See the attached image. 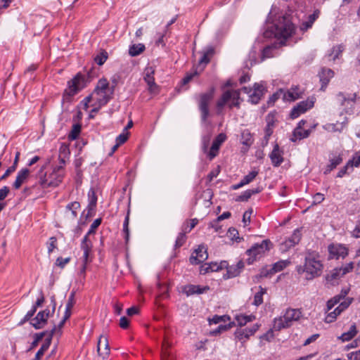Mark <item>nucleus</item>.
Listing matches in <instances>:
<instances>
[{
  "label": "nucleus",
  "instance_id": "obj_1",
  "mask_svg": "<svg viewBox=\"0 0 360 360\" xmlns=\"http://www.w3.org/2000/svg\"><path fill=\"white\" fill-rule=\"evenodd\" d=\"M323 264L320 255L315 251L308 250L305 253L304 265L297 266L299 274H305L307 280L319 277L323 272Z\"/></svg>",
  "mask_w": 360,
  "mask_h": 360
},
{
  "label": "nucleus",
  "instance_id": "obj_2",
  "mask_svg": "<svg viewBox=\"0 0 360 360\" xmlns=\"http://www.w3.org/2000/svg\"><path fill=\"white\" fill-rule=\"evenodd\" d=\"M295 27L288 16L279 17L268 27L265 32L266 37L274 35L276 38L286 39L292 35Z\"/></svg>",
  "mask_w": 360,
  "mask_h": 360
},
{
  "label": "nucleus",
  "instance_id": "obj_3",
  "mask_svg": "<svg viewBox=\"0 0 360 360\" xmlns=\"http://www.w3.org/2000/svg\"><path fill=\"white\" fill-rule=\"evenodd\" d=\"M114 92V87H110L108 80L102 78L98 80V84L91 94L93 102L97 105H105L111 98V96Z\"/></svg>",
  "mask_w": 360,
  "mask_h": 360
},
{
  "label": "nucleus",
  "instance_id": "obj_4",
  "mask_svg": "<svg viewBox=\"0 0 360 360\" xmlns=\"http://www.w3.org/2000/svg\"><path fill=\"white\" fill-rule=\"evenodd\" d=\"M302 314L299 309L288 308L283 316L274 319L273 330L280 331L290 327L295 321L302 317Z\"/></svg>",
  "mask_w": 360,
  "mask_h": 360
},
{
  "label": "nucleus",
  "instance_id": "obj_5",
  "mask_svg": "<svg viewBox=\"0 0 360 360\" xmlns=\"http://www.w3.org/2000/svg\"><path fill=\"white\" fill-rule=\"evenodd\" d=\"M64 171H63V166L58 165L53 168L52 173L48 177H46V174H40L39 184L42 188L56 187L62 181Z\"/></svg>",
  "mask_w": 360,
  "mask_h": 360
},
{
  "label": "nucleus",
  "instance_id": "obj_6",
  "mask_svg": "<svg viewBox=\"0 0 360 360\" xmlns=\"http://www.w3.org/2000/svg\"><path fill=\"white\" fill-rule=\"evenodd\" d=\"M271 243L269 240H264L261 243L255 244L246 253L249 256L248 262L252 264L257 259L260 258L266 252L271 248Z\"/></svg>",
  "mask_w": 360,
  "mask_h": 360
},
{
  "label": "nucleus",
  "instance_id": "obj_7",
  "mask_svg": "<svg viewBox=\"0 0 360 360\" xmlns=\"http://www.w3.org/2000/svg\"><path fill=\"white\" fill-rule=\"evenodd\" d=\"M240 90H228L225 91L221 98L218 101L217 105L219 109L222 108L224 105L229 104V108L239 107V98Z\"/></svg>",
  "mask_w": 360,
  "mask_h": 360
},
{
  "label": "nucleus",
  "instance_id": "obj_8",
  "mask_svg": "<svg viewBox=\"0 0 360 360\" xmlns=\"http://www.w3.org/2000/svg\"><path fill=\"white\" fill-rule=\"evenodd\" d=\"M213 98L212 91L201 94L198 101V107L200 112V117L202 123L207 124V118L210 116L209 104Z\"/></svg>",
  "mask_w": 360,
  "mask_h": 360
},
{
  "label": "nucleus",
  "instance_id": "obj_9",
  "mask_svg": "<svg viewBox=\"0 0 360 360\" xmlns=\"http://www.w3.org/2000/svg\"><path fill=\"white\" fill-rule=\"evenodd\" d=\"M265 91V87L262 83H255L252 89L244 86L241 91L249 95V101L257 104L260 101Z\"/></svg>",
  "mask_w": 360,
  "mask_h": 360
},
{
  "label": "nucleus",
  "instance_id": "obj_10",
  "mask_svg": "<svg viewBox=\"0 0 360 360\" xmlns=\"http://www.w3.org/2000/svg\"><path fill=\"white\" fill-rule=\"evenodd\" d=\"M353 267V263L349 262L340 268H335L326 275V279L328 282L335 284L341 277L351 271Z\"/></svg>",
  "mask_w": 360,
  "mask_h": 360
},
{
  "label": "nucleus",
  "instance_id": "obj_11",
  "mask_svg": "<svg viewBox=\"0 0 360 360\" xmlns=\"http://www.w3.org/2000/svg\"><path fill=\"white\" fill-rule=\"evenodd\" d=\"M301 236L300 230L299 229H295L289 238L280 244V250L282 252L288 251L290 248L299 243Z\"/></svg>",
  "mask_w": 360,
  "mask_h": 360
},
{
  "label": "nucleus",
  "instance_id": "obj_12",
  "mask_svg": "<svg viewBox=\"0 0 360 360\" xmlns=\"http://www.w3.org/2000/svg\"><path fill=\"white\" fill-rule=\"evenodd\" d=\"M83 79L77 75L72 80L68 82V86L65 90L64 96L71 97L75 95L82 88Z\"/></svg>",
  "mask_w": 360,
  "mask_h": 360
},
{
  "label": "nucleus",
  "instance_id": "obj_13",
  "mask_svg": "<svg viewBox=\"0 0 360 360\" xmlns=\"http://www.w3.org/2000/svg\"><path fill=\"white\" fill-rule=\"evenodd\" d=\"M314 106L312 100L303 101L297 103L290 112V117L295 119Z\"/></svg>",
  "mask_w": 360,
  "mask_h": 360
},
{
  "label": "nucleus",
  "instance_id": "obj_14",
  "mask_svg": "<svg viewBox=\"0 0 360 360\" xmlns=\"http://www.w3.org/2000/svg\"><path fill=\"white\" fill-rule=\"evenodd\" d=\"M338 98L342 106L347 108L346 112L351 114L353 112L354 105L356 100V94L346 95L344 93H339Z\"/></svg>",
  "mask_w": 360,
  "mask_h": 360
},
{
  "label": "nucleus",
  "instance_id": "obj_15",
  "mask_svg": "<svg viewBox=\"0 0 360 360\" xmlns=\"http://www.w3.org/2000/svg\"><path fill=\"white\" fill-rule=\"evenodd\" d=\"M342 154L340 153H331L329 155L328 164L326 165L323 173L328 174L342 162Z\"/></svg>",
  "mask_w": 360,
  "mask_h": 360
},
{
  "label": "nucleus",
  "instance_id": "obj_16",
  "mask_svg": "<svg viewBox=\"0 0 360 360\" xmlns=\"http://www.w3.org/2000/svg\"><path fill=\"white\" fill-rule=\"evenodd\" d=\"M290 262L288 259L280 260L276 263H274L272 267L269 269H263L261 271L260 276L266 277L269 275L274 274L277 272H279L286 268Z\"/></svg>",
  "mask_w": 360,
  "mask_h": 360
},
{
  "label": "nucleus",
  "instance_id": "obj_17",
  "mask_svg": "<svg viewBox=\"0 0 360 360\" xmlns=\"http://www.w3.org/2000/svg\"><path fill=\"white\" fill-rule=\"evenodd\" d=\"M208 257L207 250L204 245H200L190 257V262L192 264H198L205 261Z\"/></svg>",
  "mask_w": 360,
  "mask_h": 360
},
{
  "label": "nucleus",
  "instance_id": "obj_18",
  "mask_svg": "<svg viewBox=\"0 0 360 360\" xmlns=\"http://www.w3.org/2000/svg\"><path fill=\"white\" fill-rule=\"evenodd\" d=\"M92 243L87 236H84L81 243V249L83 250V255L81 258L82 263H89L91 262L89 258L92 250Z\"/></svg>",
  "mask_w": 360,
  "mask_h": 360
},
{
  "label": "nucleus",
  "instance_id": "obj_19",
  "mask_svg": "<svg viewBox=\"0 0 360 360\" xmlns=\"http://www.w3.org/2000/svg\"><path fill=\"white\" fill-rule=\"evenodd\" d=\"M226 136L224 133L219 134L214 140L210 151L208 152V157L210 160L215 158L218 153L221 145L226 141Z\"/></svg>",
  "mask_w": 360,
  "mask_h": 360
},
{
  "label": "nucleus",
  "instance_id": "obj_20",
  "mask_svg": "<svg viewBox=\"0 0 360 360\" xmlns=\"http://www.w3.org/2000/svg\"><path fill=\"white\" fill-rule=\"evenodd\" d=\"M49 315V310L45 309L39 311L35 318L31 321L32 326L36 329H40L44 326Z\"/></svg>",
  "mask_w": 360,
  "mask_h": 360
},
{
  "label": "nucleus",
  "instance_id": "obj_21",
  "mask_svg": "<svg viewBox=\"0 0 360 360\" xmlns=\"http://www.w3.org/2000/svg\"><path fill=\"white\" fill-rule=\"evenodd\" d=\"M155 70L153 67H147L144 70V80L148 85V89L150 92H155L158 88L154 79Z\"/></svg>",
  "mask_w": 360,
  "mask_h": 360
},
{
  "label": "nucleus",
  "instance_id": "obj_22",
  "mask_svg": "<svg viewBox=\"0 0 360 360\" xmlns=\"http://www.w3.org/2000/svg\"><path fill=\"white\" fill-rule=\"evenodd\" d=\"M226 267V262L223 261L219 264L217 262L206 263L200 266V274H205L209 272L218 271Z\"/></svg>",
  "mask_w": 360,
  "mask_h": 360
},
{
  "label": "nucleus",
  "instance_id": "obj_23",
  "mask_svg": "<svg viewBox=\"0 0 360 360\" xmlns=\"http://www.w3.org/2000/svg\"><path fill=\"white\" fill-rule=\"evenodd\" d=\"M56 330H57L56 326H54L52 328V330L49 333V336L45 340L44 342L43 343V345L41 346L40 349L38 350V352L35 354V357H34L35 360H40L41 358L44 354L45 352L49 349V347L51 345V342L53 335L55 333V332L56 331Z\"/></svg>",
  "mask_w": 360,
  "mask_h": 360
},
{
  "label": "nucleus",
  "instance_id": "obj_24",
  "mask_svg": "<svg viewBox=\"0 0 360 360\" xmlns=\"http://www.w3.org/2000/svg\"><path fill=\"white\" fill-rule=\"evenodd\" d=\"M30 171L27 168L21 169L17 174L16 179L13 182V186L15 189H19L21 186L26 182L30 176Z\"/></svg>",
  "mask_w": 360,
  "mask_h": 360
},
{
  "label": "nucleus",
  "instance_id": "obj_25",
  "mask_svg": "<svg viewBox=\"0 0 360 360\" xmlns=\"http://www.w3.org/2000/svg\"><path fill=\"white\" fill-rule=\"evenodd\" d=\"M97 351L103 359L110 354L108 340L105 336L101 335L98 342Z\"/></svg>",
  "mask_w": 360,
  "mask_h": 360
},
{
  "label": "nucleus",
  "instance_id": "obj_26",
  "mask_svg": "<svg viewBox=\"0 0 360 360\" xmlns=\"http://www.w3.org/2000/svg\"><path fill=\"white\" fill-rule=\"evenodd\" d=\"M328 250L330 255L336 258H344L348 254L347 248L341 245H331L328 247Z\"/></svg>",
  "mask_w": 360,
  "mask_h": 360
},
{
  "label": "nucleus",
  "instance_id": "obj_27",
  "mask_svg": "<svg viewBox=\"0 0 360 360\" xmlns=\"http://www.w3.org/2000/svg\"><path fill=\"white\" fill-rule=\"evenodd\" d=\"M269 157L273 165L275 167L279 166L283 162V151L280 150L278 144L274 146Z\"/></svg>",
  "mask_w": 360,
  "mask_h": 360
},
{
  "label": "nucleus",
  "instance_id": "obj_28",
  "mask_svg": "<svg viewBox=\"0 0 360 360\" xmlns=\"http://www.w3.org/2000/svg\"><path fill=\"white\" fill-rule=\"evenodd\" d=\"M302 91L297 86L283 93V100L293 101L300 98Z\"/></svg>",
  "mask_w": 360,
  "mask_h": 360
},
{
  "label": "nucleus",
  "instance_id": "obj_29",
  "mask_svg": "<svg viewBox=\"0 0 360 360\" xmlns=\"http://www.w3.org/2000/svg\"><path fill=\"white\" fill-rule=\"evenodd\" d=\"M209 290L208 286L200 287L195 285H187L184 286L183 292L187 295L190 296L194 294H202Z\"/></svg>",
  "mask_w": 360,
  "mask_h": 360
},
{
  "label": "nucleus",
  "instance_id": "obj_30",
  "mask_svg": "<svg viewBox=\"0 0 360 360\" xmlns=\"http://www.w3.org/2000/svg\"><path fill=\"white\" fill-rule=\"evenodd\" d=\"M320 13L321 12L319 9L314 10L313 13L308 16L307 20L303 21L300 25L301 30L306 31L311 28L314 22L319 18Z\"/></svg>",
  "mask_w": 360,
  "mask_h": 360
},
{
  "label": "nucleus",
  "instance_id": "obj_31",
  "mask_svg": "<svg viewBox=\"0 0 360 360\" xmlns=\"http://www.w3.org/2000/svg\"><path fill=\"white\" fill-rule=\"evenodd\" d=\"M334 76V72L330 69H322L321 73L319 74L320 81L321 82V89L323 90L327 84H328L330 79Z\"/></svg>",
  "mask_w": 360,
  "mask_h": 360
},
{
  "label": "nucleus",
  "instance_id": "obj_32",
  "mask_svg": "<svg viewBox=\"0 0 360 360\" xmlns=\"http://www.w3.org/2000/svg\"><path fill=\"white\" fill-rule=\"evenodd\" d=\"M311 132V129L304 130L303 129H295L292 137L290 139L292 142H296L297 140L307 138Z\"/></svg>",
  "mask_w": 360,
  "mask_h": 360
},
{
  "label": "nucleus",
  "instance_id": "obj_33",
  "mask_svg": "<svg viewBox=\"0 0 360 360\" xmlns=\"http://www.w3.org/2000/svg\"><path fill=\"white\" fill-rule=\"evenodd\" d=\"M80 207L78 202H73L66 206V214L69 218L75 219L77 217V210Z\"/></svg>",
  "mask_w": 360,
  "mask_h": 360
},
{
  "label": "nucleus",
  "instance_id": "obj_34",
  "mask_svg": "<svg viewBox=\"0 0 360 360\" xmlns=\"http://www.w3.org/2000/svg\"><path fill=\"white\" fill-rule=\"evenodd\" d=\"M343 51L344 46L341 44L333 46L330 53L328 54V59L335 61L336 59L339 58V56L342 54Z\"/></svg>",
  "mask_w": 360,
  "mask_h": 360
},
{
  "label": "nucleus",
  "instance_id": "obj_35",
  "mask_svg": "<svg viewBox=\"0 0 360 360\" xmlns=\"http://www.w3.org/2000/svg\"><path fill=\"white\" fill-rule=\"evenodd\" d=\"M212 49H209L207 51L203 53L202 56L198 61V68H200V70H202L205 65L210 62V56L212 54Z\"/></svg>",
  "mask_w": 360,
  "mask_h": 360
},
{
  "label": "nucleus",
  "instance_id": "obj_36",
  "mask_svg": "<svg viewBox=\"0 0 360 360\" xmlns=\"http://www.w3.org/2000/svg\"><path fill=\"white\" fill-rule=\"evenodd\" d=\"M145 50V46L143 44H133L130 46L129 53L131 56H136L141 54Z\"/></svg>",
  "mask_w": 360,
  "mask_h": 360
},
{
  "label": "nucleus",
  "instance_id": "obj_37",
  "mask_svg": "<svg viewBox=\"0 0 360 360\" xmlns=\"http://www.w3.org/2000/svg\"><path fill=\"white\" fill-rule=\"evenodd\" d=\"M356 333H357V331H356V325L352 324L350 326L349 330L347 332H345L342 334V335L340 337V339H341L342 341H349L352 338H353V337L355 336Z\"/></svg>",
  "mask_w": 360,
  "mask_h": 360
},
{
  "label": "nucleus",
  "instance_id": "obj_38",
  "mask_svg": "<svg viewBox=\"0 0 360 360\" xmlns=\"http://www.w3.org/2000/svg\"><path fill=\"white\" fill-rule=\"evenodd\" d=\"M235 336L238 340L245 342L246 340L249 339L251 335H249L248 328H246L236 330Z\"/></svg>",
  "mask_w": 360,
  "mask_h": 360
},
{
  "label": "nucleus",
  "instance_id": "obj_39",
  "mask_svg": "<svg viewBox=\"0 0 360 360\" xmlns=\"http://www.w3.org/2000/svg\"><path fill=\"white\" fill-rule=\"evenodd\" d=\"M255 319L253 315H238L236 316V320L238 324L240 326H245L247 323L252 321Z\"/></svg>",
  "mask_w": 360,
  "mask_h": 360
},
{
  "label": "nucleus",
  "instance_id": "obj_40",
  "mask_svg": "<svg viewBox=\"0 0 360 360\" xmlns=\"http://www.w3.org/2000/svg\"><path fill=\"white\" fill-rule=\"evenodd\" d=\"M259 291L257 292L254 296L253 304L259 306L263 302V295L266 292V290L262 286L259 287Z\"/></svg>",
  "mask_w": 360,
  "mask_h": 360
},
{
  "label": "nucleus",
  "instance_id": "obj_41",
  "mask_svg": "<svg viewBox=\"0 0 360 360\" xmlns=\"http://www.w3.org/2000/svg\"><path fill=\"white\" fill-rule=\"evenodd\" d=\"M227 269L226 274L224 276V278H233L238 276L240 273L235 265L226 267Z\"/></svg>",
  "mask_w": 360,
  "mask_h": 360
},
{
  "label": "nucleus",
  "instance_id": "obj_42",
  "mask_svg": "<svg viewBox=\"0 0 360 360\" xmlns=\"http://www.w3.org/2000/svg\"><path fill=\"white\" fill-rule=\"evenodd\" d=\"M345 295L346 292L343 296L337 295L333 297L332 299L329 300L327 302V311H329L330 310H331L335 307V305L340 302V300H342L345 296Z\"/></svg>",
  "mask_w": 360,
  "mask_h": 360
},
{
  "label": "nucleus",
  "instance_id": "obj_43",
  "mask_svg": "<svg viewBox=\"0 0 360 360\" xmlns=\"http://www.w3.org/2000/svg\"><path fill=\"white\" fill-rule=\"evenodd\" d=\"M341 314L339 309L335 308L333 311L328 312L325 318V321L326 323H333L335 321L338 316Z\"/></svg>",
  "mask_w": 360,
  "mask_h": 360
},
{
  "label": "nucleus",
  "instance_id": "obj_44",
  "mask_svg": "<svg viewBox=\"0 0 360 360\" xmlns=\"http://www.w3.org/2000/svg\"><path fill=\"white\" fill-rule=\"evenodd\" d=\"M81 131V126L78 124H75L72 126V129L68 136L70 140H75L79 136Z\"/></svg>",
  "mask_w": 360,
  "mask_h": 360
},
{
  "label": "nucleus",
  "instance_id": "obj_45",
  "mask_svg": "<svg viewBox=\"0 0 360 360\" xmlns=\"http://www.w3.org/2000/svg\"><path fill=\"white\" fill-rule=\"evenodd\" d=\"M274 47L271 46H267L266 47L264 48L262 53V60L266 58H269L273 57L274 52Z\"/></svg>",
  "mask_w": 360,
  "mask_h": 360
},
{
  "label": "nucleus",
  "instance_id": "obj_46",
  "mask_svg": "<svg viewBox=\"0 0 360 360\" xmlns=\"http://www.w3.org/2000/svg\"><path fill=\"white\" fill-rule=\"evenodd\" d=\"M257 174H258V171L252 170L248 174L245 176L243 177V179H241V181L243 182V184L245 185H247V184H250V182H252L255 179V177L257 176Z\"/></svg>",
  "mask_w": 360,
  "mask_h": 360
},
{
  "label": "nucleus",
  "instance_id": "obj_47",
  "mask_svg": "<svg viewBox=\"0 0 360 360\" xmlns=\"http://www.w3.org/2000/svg\"><path fill=\"white\" fill-rule=\"evenodd\" d=\"M186 232H187V227L185 228V230H184V232H181L178 235V236L176 238V243H175V247L176 248H179V247L182 246L183 244L185 243V241H186Z\"/></svg>",
  "mask_w": 360,
  "mask_h": 360
},
{
  "label": "nucleus",
  "instance_id": "obj_48",
  "mask_svg": "<svg viewBox=\"0 0 360 360\" xmlns=\"http://www.w3.org/2000/svg\"><path fill=\"white\" fill-rule=\"evenodd\" d=\"M107 58L108 53L103 51L94 58V60L98 65H102L106 61Z\"/></svg>",
  "mask_w": 360,
  "mask_h": 360
},
{
  "label": "nucleus",
  "instance_id": "obj_49",
  "mask_svg": "<svg viewBox=\"0 0 360 360\" xmlns=\"http://www.w3.org/2000/svg\"><path fill=\"white\" fill-rule=\"evenodd\" d=\"M101 223V219H95L94 222L91 224L89 231L85 236H87V238H89V236L95 233V230L100 226Z\"/></svg>",
  "mask_w": 360,
  "mask_h": 360
},
{
  "label": "nucleus",
  "instance_id": "obj_50",
  "mask_svg": "<svg viewBox=\"0 0 360 360\" xmlns=\"http://www.w3.org/2000/svg\"><path fill=\"white\" fill-rule=\"evenodd\" d=\"M210 134L205 135L202 137V150L204 153L207 152V148L210 144Z\"/></svg>",
  "mask_w": 360,
  "mask_h": 360
},
{
  "label": "nucleus",
  "instance_id": "obj_51",
  "mask_svg": "<svg viewBox=\"0 0 360 360\" xmlns=\"http://www.w3.org/2000/svg\"><path fill=\"white\" fill-rule=\"evenodd\" d=\"M123 232L124 233V238L126 240V243L128 242L129 238V214H127L125 217L124 224H123Z\"/></svg>",
  "mask_w": 360,
  "mask_h": 360
},
{
  "label": "nucleus",
  "instance_id": "obj_52",
  "mask_svg": "<svg viewBox=\"0 0 360 360\" xmlns=\"http://www.w3.org/2000/svg\"><path fill=\"white\" fill-rule=\"evenodd\" d=\"M57 239L56 237H51L49 238L47 243V248L49 254L51 253L55 248H56Z\"/></svg>",
  "mask_w": 360,
  "mask_h": 360
},
{
  "label": "nucleus",
  "instance_id": "obj_53",
  "mask_svg": "<svg viewBox=\"0 0 360 360\" xmlns=\"http://www.w3.org/2000/svg\"><path fill=\"white\" fill-rule=\"evenodd\" d=\"M352 164V162H347V163L340 169V171L337 174L338 178H342L343 176H345L346 174L348 173V170L352 169L350 167V165Z\"/></svg>",
  "mask_w": 360,
  "mask_h": 360
},
{
  "label": "nucleus",
  "instance_id": "obj_54",
  "mask_svg": "<svg viewBox=\"0 0 360 360\" xmlns=\"http://www.w3.org/2000/svg\"><path fill=\"white\" fill-rule=\"evenodd\" d=\"M226 319H229V317H227L226 316L215 315L211 319H209V321H210V324H212V323L217 324V323H219L221 321L225 322Z\"/></svg>",
  "mask_w": 360,
  "mask_h": 360
},
{
  "label": "nucleus",
  "instance_id": "obj_55",
  "mask_svg": "<svg viewBox=\"0 0 360 360\" xmlns=\"http://www.w3.org/2000/svg\"><path fill=\"white\" fill-rule=\"evenodd\" d=\"M231 328V323L224 324V325L221 324L217 327V328L216 330H213L212 332V333L213 335H217V334L220 333L221 332L225 331Z\"/></svg>",
  "mask_w": 360,
  "mask_h": 360
},
{
  "label": "nucleus",
  "instance_id": "obj_56",
  "mask_svg": "<svg viewBox=\"0 0 360 360\" xmlns=\"http://www.w3.org/2000/svg\"><path fill=\"white\" fill-rule=\"evenodd\" d=\"M252 213V210H247L244 212L243 216V222L244 226H247L250 222V217Z\"/></svg>",
  "mask_w": 360,
  "mask_h": 360
},
{
  "label": "nucleus",
  "instance_id": "obj_57",
  "mask_svg": "<svg viewBox=\"0 0 360 360\" xmlns=\"http://www.w3.org/2000/svg\"><path fill=\"white\" fill-rule=\"evenodd\" d=\"M352 236L355 238H360V219L357 221L354 230L351 232Z\"/></svg>",
  "mask_w": 360,
  "mask_h": 360
},
{
  "label": "nucleus",
  "instance_id": "obj_58",
  "mask_svg": "<svg viewBox=\"0 0 360 360\" xmlns=\"http://www.w3.org/2000/svg\"><path fill=\"white\" fill-rule=\"evenodd\" d=\"M347 356L348 360H360V349L348 353Z\"/></svg>",
  "mask_w": 360,
  "mask_h": 360
},
{
  "label": "nucleus",
  "instance_id": "obj_59",
  "mask_svg": "<svg viewBox=\"0 0 360 360\" xmlns=\"http://www.w3.org/2000/svg\"><path fill=\"white\" fill-rule=\"evenodd\" d=\"M48 332L44 331L41 333H38L35 335V340L32 343V347H34L37 345L38 342L43 338V337L46 335Z\"/></svg>",
  "mask_w": 360,
  "mask_h": 360
},
{
  "label": "nucleus",
  "instance_id": "obj_60",
  "mask_svg": "<svg viewBox=\"0 0 360 360\" xmlns=\"http://www.w3.org/2000/svg\"><path fill=\"white\" fill-rule=\"evenodd\" d=\"M70 257H67V258H63V257H58L57 259H56V265L61 267V268H63L65 266V264H67L69 262H70Z\"/></svg>",
  "mask_w": 360,
  "mask_h": 360
},
{
  "label": "nucleus",
  "instance_id": "obj_61",
  "mask_svg": "<svg viewBox=\"0 0 360 360\" xmlns=\"http://www.w3.org/2000/svg\"><path fill=\"white\" fill-rule=\"evenodd\" d=\"M251 197V195L250 193V191L248 190H246L244 191L241 195H240L237 200L238 201H248V199Z\"/></svg>",
  "mask_w": 360,
  "mask_h": 360
},
{
  "label": "nucleus",
  "instance_id": "obj_62",
  "mask_svg": "<svg viewBox=\"0 0 360 360\" xmlns=\"http://www.w3.org/2000/svg\"><path fill=\"white\" fill-rule=\"evenodd\" d=\"M351 304V300H345L342 302L336 308L340 310L342 313L345 309H346L349 304Z\"/></svg>",
  "mask_w": 360,
  "mask_h": 360
},
{
  "label": "nucleus",
  "instance_id": "obj_63",
  "mask_svg": "<svg viewBox=\"0 0 360 360\" xmlns=\"http://www.w3.org/2000/svg\"><path fill=\"white\" fill-rule=\"evenodd\" d=\"M91 101H93V98L91 95L84 98V100L81 102V104L83 105V109L87 110L89 108V103Z\"/></svg>",
  "mask_w": 360,
  "mask_h": 360
},
{
  "label": "nucleus",
  "instance_id": "obj_64",
  "mask_svg": "<svg viewBox=\"0 0 360 360\" xmlns=\"http://www.w3.org/2000/svg\"><path fill=\"white\" fill-rule=\"evenodd\" d=\"M129 325V319L125 317V316H122L120 318V326L122 328H124V329H126L128 328Z\"/></svg>",
  "mask_w": 360,
  "mask_h": 360
}]
</instances>
